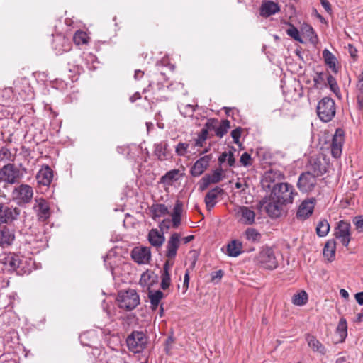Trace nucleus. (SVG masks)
Segmentation results:
<instances>
[{
	"instance_id": "63",
	"label": "nucleus",
	"mask_w": 363,
	"mask_h": 363,
	"mask_svg": "<svg viewBox=\"0 0 363 363\" xmlns=\"http://www.w3.org/2000/svg\"><path fill=\"white\" fill-rule=\"evenodd\" d=\"M323 79V75L322 74H318L315 78H314V82H315V86L316 87H318V84L320 83V81H322Z\"/></svg>"
},
{
	"instance_id": "45",
	"label": "nucleus",
	"mask_w": 363,
	"mask_h": 363,
	"mask_svg": "<svg viewBox=\"0 0 363 363\" xmlns=\"http://www.w3.org/2000/svg\"><path fill=\"white\" fill-rule=\"evenodd\" d=\"M208 136V130L207 129H202L201 131L198 135L197 138L195 140L194 145L196 147H202L204 142L207 139Z\"/></svg>"
},
{
	"instance_id": "17",
	"label": "nucleus",
	"mask_w": 363,
	"mask_h": 363,
	"mask_svg": "<svg viewBox=\"0 0 363 363\" xmlns=\"http://www.w3.org/2000/svg\"><path fill=\"white\" fill-rule=\"evenodd\" d=\"M181 237L179 233H172L166 245V257L169 259L175 258L177 250L179 247Z\"/></svg>"
},
{
	"instance_id": "29",
	"label": "nucleus",
	"mask_w": 363,
	"mask_h": 363,
	"mask_svg": "<svg viewBox=\"0 0 363 363\" xmlns=\"http://www.w3.org/2000/svg\"><path fill=\"white\" fill-rule=\"evenodd\" d=\"M168 144L166 141L161 142L155 145V154L160 160H165L169 156Z\"/></svg>"
},
{
	"instance_id": "11",
	"label": "nucleus",
	"mask_w": 363,
	"mask_h": 363,
	"mask_svg": "<svg viewBox=\"0 0 363 363\" xmlns=\"http://www.w3.org/2000/svg\"><path fill=\"white\" fill-rule=\"evenodd\" d=\"M335 235L344 246L347 247L350 242V224L344 220L338 222Z\"/></svg>"
},
{
	"instance_id": "55",
	"label": "nucleus",
	"mask_w": 363,
	"mask_h": 363,
	"mask_svg": "<svg viewBox=\"0 0 363 363\" xmlns=\"http://www.w3.org/2000/svg\"><path fill=\"white\" fill-rule=\"evenodd\" d=\"M348 52L350 53V56L354 60H357V50L355 47H354L352 45L349 44L348 45Z\"/></svg>"
},
{
	"instance_id": "38",
	"label": "nucleus",
	"mask_w": 363,
	"mask_h": 363,
	"mask_svg": "<svg viewBox=\"0 0 363 363\" xmlns=\"http://www.w3.org/2000/svg\"><path fill=\"white\" fill-rule=\"evenodd\" d=\"M323 57L325 64L332 69H335L336 67V57L328 49H324L323 51Z\"/></svg>"
},
{
	"instance_id": "59",
	"label": "nucleus",
	"mask_w": 363,
	"mask_h": 363,
	"mask_svg": "<svg viewBox=\"0 0 363 363\" xmlns=\"http://www.w3.org/2000/svg\"><path fill=\"white\" fill-rule=\"evenodd\" d=\"M228 153V152H224L220 155V156L218 157L219 163L222 164L227 162Z\"/></svg>"
},
{
	"instance_id": "27",
	"label": "nucleus",
	"mask_w": 363,
	"mask_h": 363,
	"mask_svg": "<svg viewBox=\"0 0 363 363\" xmlns=\"http://www.w3.org/2000/svg\"><path fill=\"white\" fill-rule=\"evenodd\" d=\"M150 211L152 218L155 220L169 213L168 208L162 203L152 205Z\"/></svg>"
},
{
	"instance_id": "54",
	"label": "nucleus",
	"mask_w": 363,
	"mask_h": 363,
	"mask_svg": "<svg viewBox=\"0 0 363 363\" xmlns=\"http://www.w3.org/2000/svg\"><path fill=\"white\" fill-rule=\"evenodd\" d=\"M210 184H212L207 174L201 180L200 189L201 191L206 189Z\"/></svg>"
},
{
	"instance_id": "46",
	"label": "nucleus",
	"mask_w": 363,
	"mask_h": 363,
	"mask_svg": "<svg viewBox=\"0 0 363 363\" xmlns=\"http://www.w3.org/2000/svg\"><path fill=\"white\" fill-rule=\"evenodd\" d=\"M189 144L186 143H179L175 147V152L179 156H185L188 152Z\"/></svg>"
},
{
	"instance_id": "49",
	"label": "nucleus",
	"mask_w": 363,
	"mask_h": 363,
	"mask_svg": "<svg viewBox=\"0 0 363 363\" xmlns=\"http://www.w3.org/2000/svg\"><path fill=\"white\" fill-rule=\"evenodd\" d=\"M152 275V273L148 271L143 272L140 279V285L143 286L152 285V282L150 281Z\"/></svg>"
},
{
	"instance_id": "37",
	"label": "nucleus",
	"mask_w": 363,
	"mask_h": 363,
	"mask_svg": "<svg viewBox=\"0 0 363 363\" xmlns=\"http://www.w3.org/2000/svg\"><path fill=\"white\" fill-rule=\"evenodd\" d=\"M357 104L360 109L363 108V71L358 77V82L357 84Z\"/></svg>"
},
{
	"instance_id": "12",
	"label": "nucleus",
	"mask_w": 363,
	"mask_h": 363,
	"mask_svg": "<svg viewBox=\"0 0 363 363\" xmlns=\"http://www.w3.org/2000/svg\"><path fill=\"white\" fill-rule=\"evenodd\" d=\"M33 209L40 221H45L50 216V208L48 202L43 198H36Z\"/></svg>"
},
{
	"instance_id": "5",
	"label": "nucleus",
	"mask_w": 363,
	"mask_h": 363,
	"mask_svg": "<svg viewBox=\"0 0 363 363\" xmlns=\"http://www.w3.org/2000/svg\"><path fill=\"white\" fill-rule=\"evenodd\" d=\"M33 196V188L28 184H22L17 186L11 192L12 199L19 206L29 203Z\"/></svg>"
},
{
	"instance_id": "15",
	"label": "nucleus",
	"mask_w": 363,
	"mask_h": 363,
	"mask_svg": "<svg viewBox=\"0 0 363 363\" xmlns=\"http://www.w3.org/2000/svg\"><path fill=\"white\" fill-rule=\"evenodd\" d=\"M131 257L139 264H146L151 259L150 249L147 247H135L131 252Z\"/></svg>"
},
{
	"instance_id": "52",
	"label": "nucleus",
	"mask_w": 363,
	"mask_h": 363,
	"mask_svg": "<svg viewBox=\"0 0 363 363\" xmlns=\"http://www.w3.org/2000/svg\"><path fill=\"white\" fill-rule=\"evenodd\" d=\"M251 156L249 153L247 152H244L241 157H240V163L245 166V167H247V166H250L251 165Z\"/></svg>"
},
{
	"instance_id": "9",
	"label": "nucleus",
	"mask_w": 363,
	"mask_h": 363,
	"mask_svg": "<svg viewBox=\"0 0 363 363\" xmlns=\"http://www.w3.org/2000/svg\"><path fill=\"white\" fill-rule=\"evenodd\" d=\"M21 210L18 207L0 203V225L13 223L18 219Z\"/></svg>"
},
{
	"instance_id": "32",
	"label": "nucleus",
	"mask_w": 363,
	"mask_h": 363,
	"mask_svg": "<svg viewBox=\"0 0 363 363\" xmlns=\"http://www.w3.org/2000/svg\"><path fill=\"white\" fill-rule=\"evenodd\" d=\"M308 346L315 352H318L321 354H325L326 352L324 345L318 340L315 337L308 335L307 337Z\"/></svg>"
},
{
	"instance_id": "50",
	"label": "nucleus",
	"mask_w": 363,
	"mask_h": 363,
	"mask_svg": "<svg viewBox=\"0 0 363 363\" xmlns=\"http://www.w3.org/2000/svg\"><path fill=\"white\" fill-rule=\"evenodd\" d=\"M327 80L331 91H333L335 94H337L339 88L335 79L332 75H329L327 78Z\"/></svg>"
},
{
	"instance_id": "30",
	"label": "nucleus",
	"mask_w": 363,
	"mask_h": 363,
	"mask_svg": "<svg viewBox=\"0 0 363 363\" xmlns=\"http://www.w3.org/2000/svg\"><path fill=\"white\" fill-rule=\"evenodd\" d=\"M242 242L233 240L227 245V254L230 257H236L242 253Z\"/></svg>"
},
{
	"instance_id": "62",
	"label": "nucleus",
	"mask_w": 363,
	"mask_h": 363,
	"mask_svg": "<svg viewBox=\"0 0 363 363\" xmlns=\"http://www.w3.org/2000/svg\"><path fill=\"white\" fill-rule=\"evenodd\" d=\"M321 4L328 13H330L331 11L330 4L328 2V1H323V2L321 3Z\"/></svg>"
},
{
	"instance_id": "64",
	"label": "nucleus",
	"mask_w": 363,
	"mask_h": 363,
	"mask_svg": "<svg viewBox=\"0 0 363 363\" xmlns=\"http://www.w3.org/2000/svg\"><path fill=\"white\" fill-rule=\"evenodd\" d=\"M340 295L345 299H347L349 298L348 292L344 289L340 290Z\"/></svg>"
},
{
	"instance_id": "7",
	"label": "nucleus",
	"mask_w": 363,
	"mask_h": 363,
	"mask_svg": "<svg viewBox=\"0 0 363 363\" xmlns=\"http://www.w3.org/2000/svg\"><path fill=\"white\" fill-rule=\"evenodd\" d=\"M257 261L267 269H274L278 266V261L273 249L268 247L262 249L257 257Z\"/></svg>"
},
{
	"instance_id": "60",
	"label": "nucleus",
	"mask_w": 363,
	"mask_h": 363,
	"mask_svg": "<svg viewBox=\"0 0 363 363\" xmlns=\"http://www.w3.org/2000/svg\"><path fill=\"white\" fill-rule=\"evenodd\" d=\"M222 277H223V272L221 270L214 272L212 274V279L213 280H215L216 279H221Z\"/></svg>"
},
{
	"instance_id": "41",
	"label": "nucleus",
	"mask_w": 363,
	"mask_h": 363,
	"mask_svg": "<svg viewBox=\"0 0 363 363\" xmlns=\"http://www.w3.org/2000/svg\"><path fill=\"white\" fill-rule=\"evenodd\" d=\"M171 283L170 274L169 273V267L167 263L164 265V269L162 274L161 288L165 290L169 288Z\"/></svg>"
},
{
	"instance_id": "16",
	"label": "nucleus",
	"mask_w": 363,
	"mask_h": 363,
	"mask_svg": "<svg viewBox=\"0 0 363 363\" xmlns=\"http://www.w3.org/2000/svg\"><path fill=\"white\" fill-rule=\"evenodd\" d=\"M315 203V200L313 198L303 201L296 213L297 218L303 220L309 218L313 212Z\"/></svg>"
},
{
	"instance_id": "61",
	"label": "nucleus",
	"mask_w": 363,
	"mask_h": 363,
	"mask_svg": "<svg viewBox=\"0 0 363 363\" xmlns=\"http://www.w3.org/2000/svg\"><path fill=\"white\" fill-rule=\"evenodd\" d=\"M189 283V272L187 269L184 274V286H186V288H188Z\"/></svg>"
},
{
	"instance_id": "10",
	"label": "nucleus",
	"mask_w": 363,
	"mask_h": 363,
	"mask_svg": "<svg viewBox=\"0 0 363 363\" xmlns=\"http://www.w3.org/2000/svg\"><path fill=\"white\" fill-rule=\"evenodd\" d=\"M21 177L20 169L13 164H7L0 169V179L7 184L17 183Z\"/></svg>"
},
{
	"instance_id": "48",
	"label": "nucleus",
	"mask_w": 363,
	"mask_h": 363,
	"mask_svg": "<svg viewBox=\"0 0 363 363\" xmlns=\"http://www.w3.org/2000/svg\"><path fill=\"white\" fill-rule=\"evenodd\" d=\"M210 181L212 184H216L219 182L223 179V171L222 169H216L211 174H207Z\"/></svg>"
},
{
	"instance_id": "26",
	"label": "nucleus",
	"mask_w": 363,
	"mask_h": 363,
	"mask_svg": "<svg viewBox=\"0 0 363 363\" xmlns=\"http://www.w3.org/2000/svg\"><path fill=\"white\" fill-rule=\"evenodd\" d=\"M183 212V203L179 200H177L171 213L172 226L174 228L179 227L181 224V216Z\"/></svg>"
},
{
	"instance_id": "57",
	"label": "nucleus",
	"mask_w": 363,
	"mask_h": 363,
	"mask_svg": "<svg viewBox=\"0 0 363 363\" xmlns=\"http://www.w3.org/2000/svg\"><path fill=\"white\" fill-rule=\"evenodd\" d=\"M227 162L230 167L234 166L235 163V159L234 157L233 153L230 151L228 153Z\"/></svg>"
},
{
	"instance_id": "8",
	"label": "nucleus",
	"mask_w": 363,
	"mask_h": 363,
	"mask_svg": "<svg viewBox=\"0 0 363 363\" xmlns=\"http://www.w3.org/2000/svg\"><path fill=\"white\" fill-rule=\"evenodd\" d=\"M234 214L239 223L251 225L255 223V212L250 207L238 206L234 208Z\"/></svg>"
},
{
	"instance_id": "2",
	"label": "nucleus",
	"mask_w": 363,
	"mask_h": 363,
	"mask_svg": "<svg viewBox=\"0 0 363 363\" xmlns=\"http://www.w3.org/2000/svg\"><path fill=\"white\" fill-rule=\"evenodd\" d=\"M295 195L296 192L294 186L288 183H277L272 189V199L284 205L292 203Z\"/></svg>"
},
{
	"instance_id": "22",
	"label": "nucleus",
	"mask_w": 363,
	"mask_h": 363,
	"mask_svg": "<svg viewBox=\"0 0 363 363\" xmlns=\"http://www.w3.org/2000/svg\"><path fill=\"white\" fill-rule=\"evenodd\" d=\"M53 178V172L48 165L43 166L38 172L36 179L39 184L48 186Z\"/></svg>"
},
{
	"instance_id": "40",
	"label": "nucleus",
	"mask_w": 363,
	"mask_h": 363,
	"mask_svg": "<svg viewBox=\"0 0 363 363\" xmlns=\"http://www.w3.org/2000/svg\"><path fill=\"white\" fill-rule=\"evenodd\" d=\"M89 39V38L87 33L86 32L82 31V30H77L74 33V37H73V40H74V43L77 45H84V44L88 43Z\"/></svg>"
},
{
	"instance_id": "14",
	"label": "nucleus",
	"mask_w": 363,
	"mask_h": 363,
	"mask_svg": "<svg viewBox=\"0 0 363 363\" xmlns=\"http://www.w3.org/2000/svg\"><path fill=\"white\" fill-rule=\"evenodd\" d=\"M284 175L279 170H269L265 172L262 180V187L266 190L272 189L277 182L282 180Z\"/></svg>"
},
{
	"instance_id": "39",
	"label": "nucleus",
	"mask_w": 363,
	"mask_h": 363,
	"mask_svg": "<svg viewBox=\"0 0 363 363\" xmlns=\"http://www.w3.org/2000/svg\"><path fill=\"white\" fill-rule=\"evenodd\" d=\"M245 238L251 242H257L261 239V234L255 228H248L245 231Z\"/></svg>"
},
{
	"instance_id": "33",
	"label": "nucleus",
	"mask_w": 363,
	"mask_h": 363,
	"mask_svg": "<svg viewBox=\"0 0 363 363\" xmlns=\"http://www.w3.org/2000/svg\"><path fill=\"white\" fill-rule=\"evenodd\" d=\"M55 48L58 53L67 52L70 50V45L67 39L65 37L59 36L55 40Z\"/></svg>"
},
{
	"instance_id": "3",
	"label": "nucleus",
	"mask_w": 363,
	"mask_h": 363,
	"mask_svg": "<svg viewBox=\"0 0 363 363\" xmlns=\"http://www.w3.org/2000/svg\"><path fill=\"white\" fill-rule=\"evenodd\" d=\"M335 113V104L332 99L329 97H324L318 102L317 106V113L322 121H330L334 118Z\"/></svg>"
},
{
	"instance_id": "47",
	"label": "nucleus",
	"mask_w": 363,
	"mask_h": 363,
	"mask_svg": "<svg viewBox=\"0 0 363 363\" xmlns=\"http://www.w3.org/2000/svg\"><path fill=\"white\" fill-rule=\"evenodd\" d=\"M194 106L191 104H186L180 107V113L185 117H191L194 113Z\"/></svg>"
},
{
	"instance_id": "35",
	"label": "nucleus",
	"mask_w": 363,
	"mask_h": 363,
	"mask_svg": "<svg viewBox=\"0 0 363 363\" xmlns=\"http://www.w3.org/2000/svg\"><path fill=\"white\" fill-rule=\"evenodd\" d=\"M308 301V294L304 290H301L292 296L291 302L295 306H301Z\"/></svg>"
},
{
	"instance_id": "44",
	"label": "nucleus",
	"mask_w": 363,
	"mask_h": 363,
	"mask_svg": "<svg viewBox=\"0 0 363 363\" xmlns=\"http://www.w3.org/2000/svg\"><path fill=\"white\" fill-rule=\"evenodd\" d=\"M289 26L290 27L286 30L287 35L295 40L302 43L298 30L291 24Z\"/></svg>"
},
{
	"instance_id": "25",
	"label": "nucleus",
	"mask_w": 363,
	"mask_h": 363,
	"mask_svg": "<svg viewBox=\"0 0 363 363\" xmlns=\"http://www.w3.org/2000/svg\"><path fill=\"white\" fill-rule=\"evenodd\" d=\"M335 343L343 342L347 336V324L345 318H341L335 330Z\"/></svg>"
},
{
	"instance_id": "6",
	"label": "nucleus",
	"mask_w": 363,
	"mask_h": 363,
	"mask_svg": "<svg viewBox=\"0 0 363 363\" xmlns=\"http://www.w3.org/2000/svg\"><path fill=\"white\" fill-rule=\"evenodd\" d=\"M117 299L119 302V307L128 311L135 308L140 303L139 296L136 291L132 289L120 291Z\"/></svg>"
},
{
	"instance_id": "53",
	"label": "nucleus",
	"mask_w": 363,
	"mask_h": 363,
	"mask_svg": "<svg viewBox=\"0 0 363 363\" xmlns=\"http://www.w3.org/2000/svg\"><path fill=\"white\" fill-rule=\"evenodd\" d=\"M241 130H242L240 128H238L231 132V136L233 139L234 143L236 144L239 143V140L241 136Z\"/></svg>"
},
{
	"instance_id": "1",
	"label": "nucleus",
	"mask_w": 363,
	"mask_h": 363,
	"mask_svg": "<svg viewBox=\"0 0 363 363\" xmlns=\"http://www.w3.org/2000/svg\"><path fill=\"white\" fill-rule=\"evenodd\" d=\"M311 165L313 172L308 171L302 173L298 178L297 186L302 192L308 193L313 191L317 184V177L323 173L320 161H315L314 164Z\"/></svg>"
},
{
	"instance_id": "42",
	"label": "nucleus",
	"mask_w": 363,
	"mask_h": 363,
	"mask_svg": "<svg viewBox=\"0 0 363 363\" xmlns=\"http://www.w3.org/2000/svg\"><path fill=\"white\" fill-rule=\"evenodd\" d=\"M330 230V225L326 220H322L318 222L316 227V233L318 236L324 237L328 235Z\"/></svg>"
},
{
	"instance_id": "51",
	"label": "nucleus",
	"mask_w": 363,
	"mask_h": 363,
	"mask_svg": "<svg viewBox=\"0 0 363 363\" xmlns=\"http://www.w3.org/2000/svg\"><path fill=\"white\" fill-rule=\"evenodd\" d=\"M353 223L358 232L363 233V216L354 217Z\"/></svg>"
},
{
	"instance_id": "18",
	"label": "nucleus",
	"mask_w": 363,
	"mask_h": 363,
	"mask_svg": "<svg viewBox=\"0 0 363 363\" xmlns=\"http://www.w3.org/2000/svg\"><path fill=\"white\" fill-rule=\"evenodd\" d=\"M0 262L4 266L5 269L13 272L20 267L21 260L18 255L9 252L3 255Z\"/></svg>"
},
{
	"instance_id": "23",
	"label": "nucleus",
	"mask_w": 363,
	"mask_h": 363,
	"mask_svg": "<svg viewBox=\"0 0 363 363\" xmlns=\"http://www.w3.org/2000/svg\"><path fill=\"white\" fill-rule=\"evenodd\" d=\"M223 192V190L221 188L216 186V187L213 188V189L210 190L206 194L204 201H205L206 208L208 210H211V208H213L215 206V205L217 203V199H218V196L222 194Z\"/></svg>"
},
{
	"instance_id": "56",
	"label": "nucleus",
	"mask_w": 363,
	"mask_h": 363,
	"mask_svg": "<svg viewBox=\"0 0 363 363\" xmlns=\"http://www.w3.org/2000/svg\"><path fill=\"white\" fill-rule=\"evenodd\" d=\"M10 155L9 150L6 147H2L0 149V160L7 158Z\"/></svg>"
},
{
	"instance_id": "31",
	"label": "nucleus",
	"mask_w": 363,
	"mask_h": 363,
	"mask_svg": "<svg viewBox=\"0 0 363 363\" xmlns=\"http://www.w3.org/2000/svg\"><path fill=\"white\" fill-rule=\"evenodd\" d=\"M336 250V242L334 240H328L323 249L324 257L330 262L335 259Z\"/></svg>"
},
{
	"instance_id": "4",
	"label": "nucleus",
	"mask_w": 363,
	"mask_h": 363,
	"mask_svg": "<svg viewBox=\"0 0 363 363\" xmlns=\"http://www.w3.org/2000/svg\"><path fill=\"white\" fill-rule=\"evenodd\" d=\"M147 341V335L142 331H133L126 339L128 349L134 353L143 352Z\"/></svg>"
},
{
	"instance_id": "13",
	"label": "nucleus",
	"mask_w": 363,
	"mask_h": 363,
	"mask_svg": "<svg viewBox=\"0 0 363 363\" xmlns=\"http://www.w3.org/2000/svg\"><path fill=\"white\" fill-rule=\"evenodd\" d=\"M344 131L343 130L338 128L335 132L330 145L331 154L333 157H340L342 152V145L344 143Z\"/></svg>"
},
{
	"instance_id": "58",
	"label": "nucleus",
	"mask_w": 363,
	"mask_h": 363,
	"mask_svg": "<svg viewBox=\"0 0 363 363\" xmlns=\"http://www.w3.org/2000/svg\"><path fill=\"white\" fill-rule=\"evenodd\" d=\"M354 296L357 302L360 306H363V291L357 293Z\"/></svg>"
},
{
	"instance_id": "19",
	"label": "nucleus",
	"mask_w": 363,
	"mask_h": 363,
	"mask_svg": "<svg viewBox=\"0 0 363 363\" xmlns=\"http://www.w3.org/2000/svg\"><path fill=\"white\" fill-rule=\"evenodd\" d=\"M211 159V155H206L196 160L191 168V174L193 177H199L208 168Z\"/></svg>"
},
{
	"instance_id": "21",
	"label": "nucleus",
	"mask_w": 363,
	"mask_h": 363,
	"mask_svg": "<svg viewBox=\"0 0 363 363\" xmlns=\"http://www.w3.org/2000/svg\"><path fill=\"white\" fill-rule=\"evenodd\" d=\"M280 11V6L278 3L272 1H263L260 9V16L264 18L269 17L270 16L274 15Z\"/></svg>"
},
{
	"instance_id": "43",
	"label": "nucleus",
	"mask_w": 363,
	"mask_h": 363,
	"mask_svg": "<svg viewBox=\"0 0 363 363\" xmlns=\"http://www.w3.org/2000/svg\"><path fill=\"white\" fill-rule=\"evenodd\" d=\"M230 128V122L228 120H224L221 122L220 125L216 130V135L220 138H222L225 134L227 133Z\"/></svg>"
},
{
	"instance_id": "28",
	"label": "nucleus",
	"mask_w": 363,
	"mask_h": 363,
	"mask_svg": "<svg viewBox=\"0 0 363 363\" xmlns=\"http://www.w3.org/2000/svg\"><path fill=\"white\" fill-rule=\"evenodd\" d=\"M148 240L152 246L160 247L164 242V236L157 229H152L148 233Z\"/></svg>"
},
{
	"instance_id": "34",
	"label": "nucleus",
	"mask_w": 363,
	"mask_h": 363,
	"mask_svg": "<svg viewBox=\"0 0 363 363\" xmlns=\"http://www.w3.org/2000/svg\"><path fill=\"white\" fill-rule=\"evenodd\" d=\"M179 170L172 169L167 172L161 178V183L167 185H171L173 182L178 180Z\"/></svg>"
},
{
	"instance_id": "24",
	"label": "nucleus",
	"mask_w": 363,
	"mask_h": 363,
	"mask_svg": "<svg viewBox=\"0 0 363 363\" xmlns=\"http://www.w3.org/2000/svg\"><path fill=\"white\" fill-rule=\"evenodd\" d=\"M283 205L284 204L277 200L272 199L265 206L266 212L271 218H278L281 215Z\"/></svg>"
},
{
	"instance_id": "36",
	"label": "nucleus",
	"mask_w": 363,
	"mask_h": 363,
	"mask_svg": "<svg viewBox=\"0 0 363 363\" xmlns=\"http://www.w3.org/2000/svg\"><path fill=\"white\" fill-rule=\"evenodd\" d=\"M164 294L160 291H150L148 293V298L150 301L152 308L156 309L163 298Z\"/></svg>"
},
{
	"instance_id": "20",
	"label": "nucleus",
	"mask_w": 363,
	"mask_h": 363,
	"mask_svg": "<svg viewBox=\"0 0 363 363\" xmlns=\"http://www.w3.org/2000/svg\"><path fill=\"white\" fill-rule=\"evenodd\" d=\"M14 240L13 231L6 225H0V247L6 248L12 245Z\"/></svg>"
}]
</instances>
